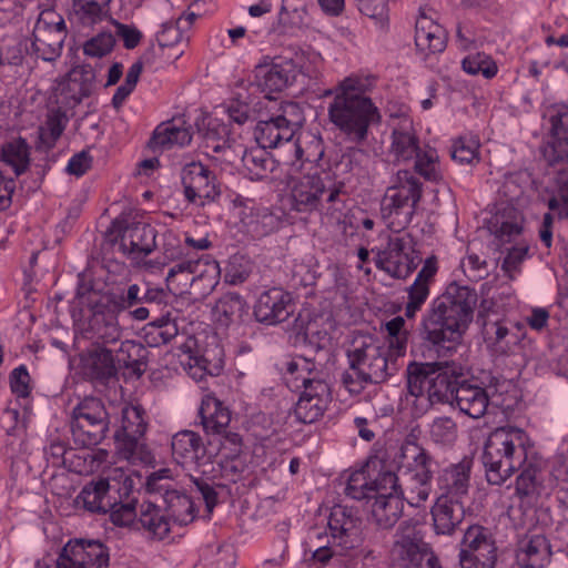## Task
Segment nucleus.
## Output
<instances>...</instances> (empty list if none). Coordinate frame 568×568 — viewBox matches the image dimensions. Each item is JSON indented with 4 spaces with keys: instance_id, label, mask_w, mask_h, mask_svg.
<instances>
[{
    "instance_id": "f257e3e1",
    "label": "nucleus",
    "mask_w": 568,
    "mask_h": 568,
    "mask_svg": "<svg viewBox=\"0 0 568 568\" xmlns=\"http://www.w3.org/2000/svg\"><path fill=\"white\" fill-rule=\"evenodd\" d=\"M478 295L468 285L448 284L422 321V336L433 346L450 349L459 344L474 318Z\"/></svg>"
},
{
    "instance_id": "f03ea898",
    "label": "nucleus",
    "mask_w": 568,
    "mask_h": 568,
    "mask_svg": "<svg viewBox=\"0 0 568 568\" xmlns=\"http://www.w3.org/2000/svg\"><path fill=\"white\" fill-rule=\"evenodd\" d=\"M368 90L367 80L349 75L324 93L325 97L333 95L327 108L331 123L355 144L363 143L368 136L369 126L382 120L378 108L366 95Z\"/></svg>"
},
{
    "instance_id": "7ed1b4c3",
    "label": "nucleus",
    "mask_w": 568,
    "mask_h": 568,
    "mask_svg": "<svg viewBox=\"0 0 568 568\" xmlns=\"http://www.w3.org/2000/svg\"><path fill=\"white\" fill-rule=\"evenodd\" d=\"M535 453L526 432L514 426L498 427L488 436L481 460L487 481L501 485Z\"/></svg>"
},
{
    "instance_id": "20e7f679",
    "label": "nucleus",
    "mask_w": 568,
    "mask_h": 568,
    "mask_svg": "<svg viewBox=\"0 0 568 568\" xmlns=\"http://www.w3.org/2000/svg\"><path fill=\"white\" fill-rule=\"evenodd\" d=\"M394 459L400 474L402 497L410 506H422L432 491L433 456L415 440L406 439Z\"/></svg>"
},
{
    "instance_id": "39448f33",
    "label": "nucleus",
    "mask_w": 568,
    "mask_h": 568,
    "mask_svg": "<svg viewBox=\"0 0 568 568\" xmlns=\"http://www.w3.org/2000/svg\"><path fill=\"white\" fill-rule=\"evenodd\" d=\"M344 182L336 181L329 172L306 174L291 190L292 209L300 213L322 209L336 211L344 202Z\"/></svg>"
},
{
    "instance_id": "423d86ee",
    "label": "nucleus",
    "mask_w": 568,
    "mask_h": 568,
    "mask_svg": "<svg viewBox=\"0 0 568 568\" xmlns=\"http://www.w3.org/2000/svg\"><path fill=\"white\" fill-rule=\"evenodd\" d=\"M298 111V106L290 103L284 108V114L260 121L254 130L257 145L265 149L278 148L280 156L285 164H296L303 159L304 150L300 138H295L301 119H287L286 115Z\"/></svg>"
},
{
    "instance_id": "0eeeda50",
    "label": "nucleus",
    "mask_w": 568,
    "mask_h": 568,
    "mask_svg": "<svg viewBox=\"0 0 568 568\" xmlns=\"http://www.w3.org/2000/svg\"><path fill=\"white\" fill-rule=\"evenodd\" d=\"M133 488L131 475L123 468L110 470L108 476L87 483L75 497V506L88 513L105 515L121 498H128Z\"/></svg>"
},
{
    "instance_id": "6e6552de",
    "label": "nucleus",
    "mask_w": 568,
    "mask_h": 568,
    "mask_svg": "<svg viewBox=\"0 0 568 568\" xmlns=\"http://www.w3.org/2000/svg\"><path fill=\"white\" fill-rule=\"evenodd\" d=\"M423 195V184L409 170H399L387 189L383 207L390 230H403L412 221L416 206Z\"/></svg>"
},
{
    "instance_id": "1a4fd4ad",
    "label": "nucleus",
    "mask_w": 568,
    "mask_h": 568,
    "mask_svg": "<svg viewBox=\"0 0 568 568\" xmlns=\"http://www.w3.org/2000/svg\"><path fill=\"white\" fill-rule=\"evenodd\" d=\"M146 428L145 410L140 405L122 408L121 424L113 435L119 458L132 464L151 460L152 456L144 444Z\"/></svg>"
},
{
    "instance_id": "9d476101",
    "label": "nucleus",
    "mask_w": 568,
    "mask_h": 568,
    "mask_svg": "<svg viewBox=\"0 0 568 568\" xmlns=\"http://www.w3.org/2000/svg\"><path fill=\"white\" fill-rule=\"evenodd\" d=\"M392 353L385 344L371 334L354 336L346 351L351 369L361 371L362 378L385 382L392 375L388 355Z\"/></svg>"
},
{
    "instance_id": "9b49d317",
    "label": "nucleus",
    "mask_w": 568,
    "mask_h": 568,
    "mask_svg": "<svg viewBox=\"0 0 568 568\" xmlns=\"http://www.w3.org/2000/svg\"><path fill=\"white\" fill-rule=\"evenodd\" d=\"M181 183L185 201L199 207L216 203L222 195L221 184L214 172L199 161L183 165Z\"/></svg>"
},
{
    "instance_id": "f8f14e48",
    "label": "nucleus",
    "mask_w": 568,
    "mask_h": 568,
    "mask_svg": "<svg viewBox=\"0 0 568 568\" xmlns=\"http://www.w3.org/2000/svg\"><path fill=\"white\" fill-rule=\"evenodd\" d=\"M399 231L393 230L394 234L388 236L386 247L376 251L374 261L377 268L392 277L406 278L416 268L417 263L413 256L410 236L400 235Z\"/></svg>"
},
{
    "instance_id": "ddd939ff",
    "label": "nucleus",
    "mask_w": 568,
    "mask_h": 568,
    "mask_svg": "<svg viewBox=\"0 0 568 568\" xmlns=\"http://www.w3.org/2000/svg\"><path fill=\"white\" fill-rule=\"evenodd\" d=\"M110 554L100 540L71 539L61 549L55 568H108Z\"/></svg>"
},
{
    "instance_id": "4468645a",
    "label": "nucleus",
    "mask_w": 568,
    "mask_h": 568,
    "mask_svg": "<svg viewBox=\"0 0 568 568\" xmlns=\"http://www.w3.org/2000/svg\"><path fill=\"white\" fill-rule=\"evenodd\" d=\"M497 548L481 526H470L464 534L459 561L462 568H494Z\"/></svg>"
},
{
    "instance_id": "2eb2a0df",
    "label": "nucleus",
    "mask_w": 568,
    "mask_h": 568,
    "mask_svg": "<svg viewBox=\"0 0 568 568\" xmlns=\"http://www.w3.org/2000/svg\"><path fill=\"white\" fill-rule=\"evenodd\" d=\"M331 538L344 549L354 550L362 542V518L354 507L335 505L332 507L328 521Z\"/></svg>"
},
{
    "instance_id": "dca6fc26",
    "label": "nucleus",
    "mask_w": 568,
    "mask_h": 568,
    "mask_svg": "<svg viewBox=\"0 0 568 568\" xmlns=\"http://www.w3.org/2000/svg\"><path fill=\"white\" fill-rule=\"evenodd\" d=\"M97 71L89 64L73 67L58 85L59 102L67 108L79 105L95 88Z\"/></svg>"
},
{
    "instance_id": "f3484780",
    "label": "nucleus",
    "mask_w": 568,
    "mask_h": 568,
    "mask_svg": "<svg viewBox=\"0 0 568 568\" xmlns=\"http://www.w3.org/2000/svg\"><path fill=\"white\" fill-rule=\"evenodd\" d=\"M171 449L173 459L186 469L212 463L213 454L209 452L203 438L193 430L184 429L173 435Z\"/></svg>"
},
{
    "instance_id": "a211bd4d",
    "label": "nucleus",
    "mask_w": 568,
    "mask_h": 568,
    "mask_svg": "<svg viewBox=\"0 0 568 568\" xmlns=\"http://www.w3.org/2000/svg\"><path fill=\"white\" fill-rule=\"evenodd\" d=\"M294 79L292 61H264L255 67L251 85L256 87L267 99H272L273 93L283 91Z\"/></svg>"
},
{
    "instance_id": "6ab92c4d",
    "label": "nucleus",
    "mask_w": 568,
    "mask_h": 568,
    "mask_svg": "<svg viewBox=\"0 0 568 568\" xmlns=\"http://www.w3.org/2000/svg\"><path fill=\"white\" fill-rule=\"evenodd\" d=\"M82 335L92 342V346H103L120 341L122 331L116 316L103 305L97 304L82 329Z\"/></svg>"
},
{
    "instance_id": "aec40b11",
    "label": "nucleus",
    "mask_w": 568,
    "mask_h": 568,
    "mask_svg": "<svg viewBox=\"0 0 568 568\" xmlns=\"http://www.w3.org/2000/svg\"><path fill=\"white\" fill-rule=\"evenodd\" d=\"M462 376L454 371L430 364L429 382L426 403H422L419 414H424L434 404L454 405L455 389L459 386Z\"/></svg>"
},
{
    "instance_id": "412c9836",
    "label": "nucleus",
    "mask_w": 568,
    "mask_h": 568,
    "mask_svg": "<svg viewBox=\"0 0 568 568\" xmlns=\"http://www.w3.org/2000/svg\"><path fill=\"white\" fill-rule=\"evenodd\" d=\"M550 212L542 217L539 227V239L541 243L550 248L552 244L554 217L559 220L568 219V171H559L555 178V190L547 202Z\"/></svg>"
},
{
    "instance_id": "4be33fe9",
    "label": "nucleus",
    "mask_w": 568,
    "mask_h": 568,
    "mask_svg": "<svg viewBox=\"0 0 568 568\" xmlns=\"http://www.w3.org/2000/svg\"><path fill=\"white\" fill-rule=\"evenodd\" d=\"M292 312L291 294L280 287H273L263 292L254 305L256 321L266 325H274L285 321Z\"/></svg>"
},
{
    "instance_id": "5701e85b",
    "label": "nucleus",
    "mask_w": 568,
    "mask_h": 568,
    "mask_svg": "<svg viewBox=\"0 0 568 568\" xmlns=\"http://www.w3.org/2000/svg\"><path fill=\"white\" fill-rule=\"evenodd\" d=\"M158 247L156 231L146 223H131L120 235V250L132 260L148 256Z\"/></svg>"
},
{
    "instance_id": "b1692460",
    "label": "nucleus",
    "mask_w": 568,
    "mask_h": 568,
    "mask_svg": "<svg viewBox=\"0 0 568 568\" xmlns=\"http://www.w3.org/2000/svg\"><path fill=\"white\" fill-rule=\"evenodd\" d=\"M155 479L156 477L151 480L150 493L161 496L170 521L180 526L192 523L195 518V508L191 497L173 487L156 486Z\"/></svg>"
},
{
    "instance_id": "393cba45",
    "label": "nucleus",
    "mask_w": 568,
    "mask_h": 568,
    "mask_svg": "<svg viewBox=\"0 0 568 568\" xmlns=\"http://www.w3.org/2000/svg\"><path fill=\"white\" fill-rule=\"evenodd\" d=\"M80 369L84 378L104 383L116 374L114 356L105 346H91L80 354Z\"/></svg>"
},
{
    "instance_id": "a878e982",
    "label": "nucleus",
    "mask_w": 568,
    "mask_h": 568,
    "mask_svg": "<svg viewBox=\"0 0 568 568\" xmlns=\"http://www.w3.org/2000/svg\"><path fill=\"white\" fill-rule=\"evenodd\" d=\"M398 530L402 539L396 541L395 550L406 567L424 568L436 562V556L418 545L414 525L404 521Z\"/></svg>"
},
{
    "instance_id": "bb28decb",
    "label": "nucleus",
    "mask_w": 568,
    "mask_h": 568,
    "mask_svg": "<svg viewBox=\"0 0 568 568\" xmlns=\"http://www.w3.org/2000/svg\"><path fill=\"white\" fill-rule=\"evenodd\" d=\"M545 463L541 457L535 452L527 458L525 465L518 470L520 474L516 479V495L527 503H535L545 490L542 469Z\"/></svg>"
},
{
    "instance_id": "cd10ccee",
    "label": "nucleus",
    "mask_w": 568,
    "mask_h": 568,
    "mask_svg": "<svg viewBox=\"0 0 568 568\" xmlns=\"http://www.w3.org/2000/svg\"><path fill=\"white\" fill-rule=\"evenodd\" d=\"M471 465L470 459L463 458L459 463L443 468L437 476L439 496L462 500L468 493Z\"/></svg>"
},
{
    "instance_id": "c85d7f7f",
    "label": "nucleus",
    "mask_w": 568,
    "mask_h": 568,
    "mask_svg": "<svg viewBox=\"0 0 568 568\" xmlns=\"http://www.w3.org/2000/svg\"><path fill=\"white\" fill-rule=\"evenodd\" d=\"M231 153L240 155L243 170L252 181L268 178V174L276 168V160L261 145H255L250 149L243 145H236L235 149L230 148V154ZM230 162H233L231 156Z\"/></svg>"
},
{
    "instance_id": "c756f323",
    "label": "nucleus",
    "mask_w": 568,
    "mask_h": 568,
    "mask_svg": "<svg viewBox=\"0 0 568 568\" xmlns=\"http://www.w3.org/2000/svg\"><path fill=\"white\" fill-rule=\"evenodd\" d=\"M434 529L437 535H452L465 518V506L460 499L438 496L432 508Z\"/></svg>"
},
{
    "instance_id": "7c9ffc66",
    "label": "nucleus",
    "mask_w": 568,
    "mask_h": 568,
    "mask_svg": "<svg viewBox=\"0 0 568 568\" xmlns=\"http://www.w3.org/2000/svg\"><path fill=\"white\" fill-rule=\"evenodd\" d=\"M454 404L463 414L476 419L485 415L489 397L484 387L462 378L455 389Z\"/></svg>"
},
{
    "instance_id": "2f4dec72",
    "label": "nucleus",
    "mask_w": 568,
    "mask_h": 568,
    "mask_svg": "<svg viewBox=\"0 0 568 568\" xmlns=\"http://www.w3.org/2000/svg\"><path fill=\"white\" fill-rule=\"evenodd\" d=\"M420 148L419 138L412 123L405 122L393 129L388 155L394 163L412 161Z\"/></svg>"
},
{
    "instance_id": "473e14b6",
    "label": "nucleus",
    "mask_w": 568,
    "mask_h": 568,
    "mask_svg": "<svg viewBox=\"0 0 568 568\" xmlns=\"http://www.w3.org/2000/svg\"><path fill=\"white\" fill-rule=\"evenodd\" d=\"M191 126H185L184 121L171 120L156 126L149 141V148L153 151L168 150L174 145H187L191 143Z\"/></svg>"
},
{
    "instance_id": "72a5a7b5",
    "label": "nucleus",
    "mask_w": 568,
    "mask_h": 568,
    "mask_svg": "<svg viewBox=\"0 0 568 568\" xmlns=\"http://www.w3.org/2000/svg\"><path fill=\"white\" fill-rule=\"evenodd\" d=\"M199 417L206 434L222 435L231 423V410L213 395L202 398Z\"/></svg>"
},
{
    "instance_id": "f704fd0d",
    "label": "nucleus",
    "mask_w": 568,
    "mask_h": 568,
    "mask_svg": "<svg viewBox=\"0 0 568 568\" xmlns=\"http://www.w3.org/2000/svg\"><path fill=\"white\" fill-rule=\"evenodd\" d=\"M551 551L547 538L534 535L520 544L516 560L520 568H544L550 560Z\"/></svg>"
},
{
    "instance_id": "c9c22d12",
    "label": "nucleus",
    "mask_w": 568,
    "mask_h": 568,
    "mask_svg": "<svg viewBox=\"0 0 568 568\" xmlns=\"http://www.w3.org/2000/svg\"><path fill=\"white\" fill-rule=\"evenodd\" d=\"M415 44L427 53L442 52L446 47L444 29L430 18L422 14L416 21Z\"/></svg>"
},
{
    "instance_id": "e433bc0d",
    "label": "nucleus",
    "mask_w": 568,
    "mask_h": 568,
    "mask_svg": "<svg viewBox=\"0 0 568 568\" xmlns=\"http://www.w3.org/2000/svg\"><path fill=\"white\" fill-rule=\"evenodd\" d=\"M139 523L149 535L159 540L164 539L170 532V519L162 514L153 501H143L139 508Z\"/></svg>"
},
{
    "instance_id": "4c0bfd02",
    "label": "nucleus",
    "mask_w": 568,
    "mask_h": 568,
    "mask_svg": "<svg viewBox=\"0 0 568 568\" xmlns=\"http://www.w3.org/2000/svg\"><path fill=\"white\" fill-rule=\"evenodd\" d=\"M403 500L402 496H376L372 517L379 528H392L398 521L403 513Z\"/></svg>"
},
{
    "instance_id": "58836bf2",
    "label": "nucleus",
    "mask_w": 568,
    "mask_h": 568,
    "mask_svg": "<svg viewBox=\"0 0 568 568\" xmlns=\"http://www.w3.org/2000/svg\"><path fill=\"white\" fill-rule=\"evenodd\" d=\"M246 313V302L237 293L224 294L216 301L213 307V314L216 321L223 326H229L231 323L242 321Z\"/></svg>"
},
{
    "instance_id": "ea45409f",
    "label": "nucleus",
    "mask_w": 568,
    "mask_h": 568,
    "mask_svg": "<svg viewBox=\"0 0 568 568\" xmlns=\"http://www.w3.org/2000/svg\"><path fill=\"white\" fill-rule=\"evenodd\" d=\"M430 364H410L407 368V393L414 397L413 404L418 415L422 403H426Z\"/></svg>"
},
{
    "instance_id": "a19ab883",
    "label": "nucleus",
    "mask_w": 568,
    "mask_h": 568,
    "mask_svg": "<svg viewBox=\"0 0 568 568\" xmlns=\"http://www.w3.org/2000/svg\"><path fill=\"white\" fill-rule=\"evenodd\" d=\"M33 47L41 53L44 60H53L59 55L65 34L61 30H52L45 26L38 24L33 31Z\"/></svg>"
},
{
    "instance_id": "79ce46f5",
    "label": "nucleus",
    "mask_w": 568,
    "mask_h": 568,
    "mask_svg": "<svg viewBox=\"0 0 568 568\" xmlns=\"http://www.w3.org/2000/svg\"><path fill=\"white\" fill-rule=\"evenodd\" d=\"M72 422L110 425V416L100 398L85 397L73 408Z\"/></svg>"
},
{
    "instance_id": "37998d69",
    "label": "nucleus",
    "mask_w": 568,
    "mask_h": 568,
    "mask_svg": "<svg viewBox=\"0 0 568 568\" xmlns=\"http://www.w3.org/2000/svg\"><path fill=\"white\" fill-rule=\"evenodd\" d=\"M296 343H305L315 347H321V343L326 339V332L320 329L318 321L312 318L310 313L298 314L293 323Z\"/></svg>"
},
{
    "instance_id": "c03bdc74",
    "label": "nucleus",
    "mask_w": 568,
    "mask_h": 568,
    "mask_svg": "<svg viewBox=\"0 0 568 568\" xmlns=\"http://www.w3.org/2000/svg\"><path fill=\"white\" fill-rule=\"evenodd\" d=\"M414 174L417 173L425 180L430 182H438L442 180L439 169V155L436 149L425 145L420 148L414 156Z\"/></svg>"
},
{
    "instance_id": "a18cd8bd",
    "label": "nucleus",
    "mask_w": 568,
    "mask_h": 568,
    "mask_svg": "<svg viewBox=\"0 0 568 568\" xmlns=\"http://www.w3.org/2000/svg\"><path fill=\"white\" fill-rule=\"evenodd\" d=\"M3 161L13 169L17 176L24 173L30 164L29 145L24 139L18 138L2 148Z\"/></svg>"
},
{
    "instance_id": "49530a36",
    "label": "nucleus",
    "mask_w": 568,
    "mask_h": 568,
    "mask_svg": "<svg viewBox=\"0 0 568 568\" xmlns=\"http://www.w3.org/2000/svg\"><path fill=\"white\" fill-rule=\"evenodd\" d=\"M110 425L87 422H71V433L77 444L83 447L100 444L109 433Z\"/></svg>"
},
{
    "instance_id": "de8ad7c7",
    "label": "nucleus",
    "mask_w": 568,
    "mask_h": 568,
    "mask_svg": "<svg viewBox=\"0 0 568 568\" xmlns=\"http://www.w3.org/2000/svg\"><path fill=\"white\" fill-rule=\"evenodd\" d=\"M68 123V118L60 109L52 110L48 113L45 123L39 129V138L41 144L47 149H52L55 142L63 133Z\"/></svg>"
},
{
    "instance_id": "09e8293b",
    "label": "nucleus",
    "mask_w": 568,
    "mask_h": 568,
    "mask_svg": "<svg viewBox=\"0 0 568 568\" xmlns=\"http://www.w3.org/2000/svg\"><path fill=\"white\" fill-rule=\"evenodd\" d=\"M110 7L88 2V0H73L72 14L78 23L92 27L109 16Z\"/></svg>"
},
{
    "instance_id": "8fccbe9b",
    "label": "nucleus",
    "mask_w": 568,
    "mask_h": 568,
    "mask_svg": "<svg viewBox=\"0 0 568 568\" xmlns=\"http://www.w3.org/2000/svg\"><path fill=\"white\" fill-rule=\"evenodd\" d=\"M373 465H375V463H373ZM371 466L372 463H367L365 467L353 471L348 476L346 487L344 489L346 496L355 500L372 498Z\"/></svg>"
},
{
    "instance_id": "3c124183",
    "label": "nucleus",
    "mask_w": 568,
    "mask_h": 568,
    "mask_svg": "<svg viewBox=\"0 0 568 568\" xmlns=\"http://www.w3.org/2000/svg\"><path fill=\"white\" fill-rule=\"evenodd\" d=\"M493 227L500 242H511L523 231V217L515 210H510L508 215H497Z\"/></svg>"
},
{
    "instance_id": "603ef678",
    "label": "nucleus",
    "mask_w": 568,
    "mask_h": 568,
    "mask_svg": "<svg viewBox=\"0 0 568 568\" xmlns=\"http://www.w3.org/2000/svg\"><path fill=\"white\" fill-rule=\"evenodd\" d=\"M483 335L488 345L505 353V348L509 344L507 337L514 334L510 332L506 321L487 317L483 323Z\"/></svg>"
},
{
    "instance_id": "864d4df0",
    "label": "nucleus",
    "mask_w": 568,
    "mask_h": 568,
    "mask_svg": "<svg viewBox=\"0 0 568 568\" xmlns=\"http://www.w3.org/2000/svg\"><path fill=\"white\" fill-rule=\"evenodd\" d=\"M204 272L212 273L213 276H217L220 273L219 264L212 261L209 255H204L197 260L182 261L170 268L168 273V280L174 277L179 273L197 274L203 276Z\"/></svg>"
},
{
    "instance_id": "5fc2aeb1",
    "label": "nucleus",
    "mask_w": 568,
    "mask_h": 568,
    "mask_svg": "<svg viewBox=\"0 0 568 568\" xmlns=\"http://www.w3.org/2000/svg\"><path fill=\"white\" fill-rule=\"evenodd\" d=\"M372 498L376 496H402L400 474L385 470L371 477Z\"/></svg>"
},
{
    "instance_id": "6e6d98bb",
    "label": "nucleus",
    "mask_w": 568,
    "mask_h": 568,
    "mask_svg": "<svg viewBox=\"0 0 568 568\" xmlns=\"http://www.w3.org/2000/svg\"><path fill=\"white\" fill-rule=\"evenodd\" d=\"M135 493L133 487L128 498H121L119 504L109 510L110 519L115 526H129L139 516L136 511L138 498L135 497Z\"/></svg>"
},
{
    "instance_id": "4d7b16f0",
    "label": "nucleus",
    "mask_w": 568,
    "mask_h": 568,
    "mask_svg": "<svg viewBox=\"0 0 568 568\" xmlns=\"http://www.w3.org/2000/svg\"><path fill=\"white\" fill-rule=\"evenodd\" d=\"M327 404L328 402L301 395L294 407V414L300 422L312 424L323 416Z\"/></svg>"
},
{
    "instance_id": "13d9d810",
    "label": "nucleus",
    "mask_w": 568,
    "mask_h": 568,
    "mask_svg": "<svg viewBox=\"0 0 568 568\" xmlns=\"http://www.w3.org/2000/svg\"><path fill=\"white\" fill-rule=\"evenodd\" d=\"M405 320L396 316L385 324L388 335V348L393 355L399 356L405 353L407 345V331L404 328Z\"/></svg>"
},
{
    "instance_id": "bf43d9fd",
    "label": "nucleus",
    "mask_w": 568,
    "mask_h": 568,
    "mask_svg": "<svg viewBox=\"0 0 568 568\" xmlns=\"http://www.w3.org/2000/svg\"><path fill=\"white\" fill-rule=\"evenodd\" d=\"M430 438L442 445H452L458 436L456 422L448 416L437 417L430 424Z\"/></svg>"
},
{
    "instance_id": "052dcab7",
    "label": "nucleus",
    "mask_w": 568,
    "mask_h": 568,
    "mask_svg": "<svg viewBox=\"0 0 568 568\" xmlns=\"http://www.w3.org/2000/svg\"><path fill=\"white\" fill-rule=\"evenodd\" d=\"M463 70L471 75L483 74L485 78L490 79L497 73V65L485 53H476L467 55L463 62Z\"/></svg>"
},
{
    "instance_id": "680f3d73",
    "label": "nucleus",
    "mask_w": 568,
    "mask_h": 568,
    "mask_svg": "<svg viewBox=\"0 0 568 568\" xmlns=\"http://www.w3.org/2000/svg\"><path fill=\"white\" fill-rule=\"evenodd\" d=\"M478 150V140L459 138L454 142L450 154L460 164H474L479 162Z\"/></svg>"
},
{
    "instance_id": "e2e57ef3",
    "label": "nucleus",
    "mask_w": 568,
    "mask_h": 568,
    "mask_svg": "<svg viewBox=\"0 0 568 568\" xmlns=\"http://www.w3.org/2000/svg\"><path fill=\"white\" fill-rule=\"evenodd\" d=\"M305 14V3L302 0H282L278 21L283 26L300 27L304 23Z\"/></svg>"
},
{
    "instance_id": "0e129e2a",
    "label": "nucleus",
    "mask_w": 568,
    "mask_h": 568,
    "mask_svg": "<svg viewBox=\"0 0 568 568\" xmlns=\"http://www.w3.org/2000/svg\"><path fill=\"white\" fill-rule=\"evenodd\" d=\"M183 39V30L179 23L165 22L162 24L161 31L156 36L158 44L161 49L175 48V59L182 55L183 50L179 48Z\"/></svg>"
},
{
    "instance_id": "69168bd1",
    "label": "nucleus",
    "mask_w": 568,
    "mask_h": 568,
    "mask_svg": "<svg viewBox=\"0 0 568 568\" xmlns=\"http://www.w3.org/2000/svg\"><path fill=\"white\" fill-rule=\"evenodd\" d=\"M115 44V38L111 32H100L83 44V53L91 58L108 55Z\"/></svg>"
},
{
    "instance_id": "338daca9",
    "label": "nucleus",
    "mask_w": 568,
    "mask_h": 568,
    "mask_svg": "<svg viewBox=\"0 0 568 568\" xmlns=\"http://www.w3.org/2000/svg\"><path fill=\"white\" fill-rule=\"evenodd\" d=\"M187 364L191 375L195 378H202L204 374L217 375L223 367L221 357L210 359L206 353L201 356H190Z\"/></svg>"
},
{
    "instance_id": "774afa93",
    "label": "nucleus",
    "mask_w": 568,
    "mask_h": 568,
    "mask_svg": "<svg viewBox=\"0 0 568 568\" xmlns=\"http://www.w3.org/2000/svg\"><path fill=\"white\" fill-rule=\"evenodd\" d=\"M408 301L405 306V316L414 318L415 315L422 310L426 300L429 296V287L427 285L412 284L408 290Z\"/></svg>"
}]
</instances>
